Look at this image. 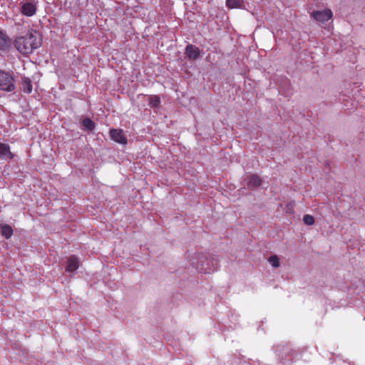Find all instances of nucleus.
Masks as SVG:
<instances>
[{
  "label": "nucleus",
  "mask_w": 365,
  "mask_h": 365,
  "mask_svg": "<svg viewBox=\"0 0 365 365\" xmlns=\"http://www.w3.org/2000/svg\"><path fill=\"white\" fill-rule=\"evenodd\" d=\"M160 99L158 96H150L149 98V106L152 108H159Z\"/></svg>",
  "instance_id": "obj_14"
},
{
  "label": "nucleus",
  "mask_w": 365,
  "mask_h": 365,
  "mask_svg": "<svg viewBox=\"0 0 365 365\" xmlns=\"http://www.w3.org/2000/svg\"><path fill=\"white\" fill-rule=\"evenodd\" d=\"M15 48L23 55H27L41 45V39L37 31H31L14 40Z\"/></svg>",
  "instance_id": "obj_1"
},
{
  "label": "nucleus",
  "mask_w": 365,
  "mask_h": 365,
  "mask_svg": "<svg viewBox=\"0 0 365 365\" xmlns=\"http://www.w3.org/2000/svg\"><path fill=\"white\" fill-rule=\"evenodd\" d=\"M15 88L13 76L8 72L0 70V89L12 91Z\"/></svg>",
  "instance_id": "obj_3"
},
{
  "label": "nucleus",
  "mask_w": 365,
  "mask_h": 365,
  "mask_svg": "<svg viewBox=\"0 0 365 365\" xmlns=\"http://www.w3.org/2000/svg\"><path fill=\"white\" fill-rule=\"evenodd\" d=\"M245 180L249 188H256L262 184V180L257 174H252L248 175Z\"/></svg>",
  "instance_id": "obj_8"
},
{
  "label": "nucleus",
  "mask_w": 365,
  "mask_h": 365,
  "mask_svg": "<svg viewBox=\"0 0 365 365\" xmlns=\"http://www.w3.org/2000/svg\"><path fill=\"white\" fill-rule=\"evenodd\" d=\"M79 267L78 259L76 256H71L67 261L66 271L72 272L76 271Z\"/></svg>",
  "instance_id": "obj_9"
},
{
  "label": "nucleus",
  "mask_w": 365,
  "mask_h": 365,
  "mask_svg": "<svg viewBox=\"0 0 365 365\" xmlns=\"http://www.w3.org/2000/svg\"><path fill=\"white\" fill-rule=\"evenodd\" d=\"M185 54L190 60H196L200 56V51L198 47L188 44L185 48Z\"/></svg>",
  "instance_id": "obj_7"
},
{
  "label": "nucleus",
  "mask_w": 365,
  "mask_h": 365,
  "mask_svg": "<svg viewBox=\"0 0 365 365\" xmlns=\"http://www.w3.org/2000/svg\"><path fill=\"white\" fill-rule=\"evenodd\" d=\"M268 261L271 263L272 267H279V258L277 255H272L269 257Z\"/></svg>",
  "instance_id": "obj_17"
},
{
  "label": "nucleus",
  "mask_w": 365,
  "mask_h": 365,
  "mask_svg": "<svg viewBox=\"0 0 365 365\" xmlns=\"http://www.w3.org/2000/svg\"><path fill=\"white\" fill-rule=\"evenodd\" d=\"M110 136L111 139L118 143L120 144H126L127 143V138L124 133V131L122 129H110Z\"/></svg>",
  "instance_id": "obj_5"
},
{
  "label": "nucleus",
  "mask_w": 365,
  "mask_h": 365,
  "mask_svg": "<svg viewBox=\"0 0 365 365\" xmlns=\"http://www.w3.org/2000/svg\"><path fill=\"white\" fill-rule=\"evenodd\" d=\"M311 16L319 22L324 23L329 20L332 16V12L330 9L323 11H316L311 14Z\"/></svg>",
  "instance_id": "obj_4"
},
{
  "label": "nucleus",
  "mask_w": 365,
  "mask_h": 365,
  "mask_svg": "<svg viewBox=\"0 0 365 365\" xmlns=\"http://www.w3.org/2000/svg\"><path fill=\"white\" fill-rule=\"evenodd\" d=\"M11 45V39L6 34L0 31V50L6 51Z\"/></svg>",
  "instance_id": "obj_10"
},
{
  "label": "nucleus",
  "mask_w": 365,
  "mask_h": 365,
  "mask_svg": "<svg viewBox=\"0 0 365 365\" xmlns=\"http://www.w3.org/2000/svg\"><path fill=\"white\" fill-rule=\"evenodd\" d=\"M191 264L198 271L204 273H211L218 267V260L216 258L203 254H198L196 257H192Z\"/></svg>",
  "instance_id": "obj_2"
},
{
  "label": "nucleus",
  "mask_w": 365,
  "mask_h": 365,
  "mask_svg": "<svg viewBox=\"0 0 365 365\" xmlns=\"http://www.w3.org/2000/svg\"><path fill=\"white\" fill-rule=\"evenodd\" d=\"M294 202H290L287 203L285 206V211L287 213H293L294 212Z\"/></svg>",
  "instance_id": "obj_19"
},
{
  "label": "nucleus",
  "mask_w": 365,
  "mask_h": 365,
  "mask_svg": "<svg viewBox=\"0 0 365 365\" xmlns=\"http://www.w3.org/2000/svg\"><path fill=\"white\" fill-rule=\"evenodd\" d=\"M37 10L36 4L31 1H26L21 3V12L26 16H34Z\"/></svg>",
  "instance_id": "obj_6"
},
{
  "label": "nucleus",
  "mask_w": 365,
  "mask_h": 365,
  "mask_svg": "<svg viewBox=\"0 0 365 365\" xmlns=\"http://www.w3.org/2000/svg\"><path fill=\"white\" fill-rule=\"evenodd\" d=\"M13 234L12 228L8 225H5L1 226V235L4 236L6 239L9 238Z\"/></svg>",
  "instance_id": "obj_15"
},
{
  "label": "nucleus",
  "mask_w": 365,
  "mask_h": 365,
  "mask_svg": "<svg viewBox=\"0 0 365 365\" xmlns=\"http://www.w3.org/2000/svg\"><path fill=\"white\" fill-rule=\"evenodd\" d=\"M0 157L12 159L14 155L10 151L9 146L7 144L0 143Z\"/></svg>",
  "instance_id": "obj_11"
},
{
  "label": "nucleus",
  "mask_w": 365,
  "mask_h": 365,
  "mask_svg": "<svg viewBox=\"0 0 365 365\" xmlns=\"http://www.w3.org/2000/svg\"><path fill=\"white\" fill-rule=\"evenodd\" d=\"M304 222L306 225H312L314 223V218L310 215H305L303 218Z\"/></svg>",
  "instance_id": "obj_18"
},
{
  "label": "nucleus",
  "mask_w": 365,
  "mask_h": 365,
  "mask_svg": "<svg viewBox=\"0 0 365 365\" xmlns=\"http://www.w3.org/2000/svg\"><path fill=\"white\" fill-rule=\"evenodd\" d=\"M83 126L88 130H93L95 128V123L90 118H86L82 121Z\"/></svg>",
  "instance_id": "obj_16"
},
{
  "label": "nucleus",
  "mask_w": 365,
  "mask_h": 365,
  "mask_svg": "<svg viewBox=\"0 0 365 365\" xmlns=\"http://www.w3.org/2000/svg\"><path fill=\"white\" fill-rule=\"evenodd\" d=\"M226 5L230 9H239L243 5V0H227Z\"/></svg>",
  "instance_id": "obj_13"
},
{
  "label": "nucleus",
  "mask_w": 365,
  "mask_h": 365,
  "mask_svg": "<svg viewBox=\"0 0 365 365\" xmlns=\"http://www.w3.org/2000/svg\"><path fill=\"white\" fill-rule=\"evenodd\" d=\"M21 85H22V89H23L24 92H25L26 93H31L33 88H32V84H31V80L29 78H26V77L23 78Z\"/></svg>",
  "instance_id": "obj_12"
}]
</instances>
